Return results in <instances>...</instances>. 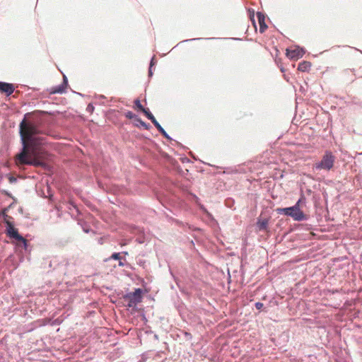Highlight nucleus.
Instances as JSON below:
<instances>
[{
	"label": "nucleus",
	"mask_w": 362,
	"mask_h": 362,
	"mask_svg": "<svg viewBox=\"0 0 362 362\" xmlns=\"http://www.w3.org/2000/svg\"><path fill=\"white\" fill-rule=\"evenodd\" d=\"M27 115L28 114L25 115L19 127L23 149L18 155L17 160L22 165L45 168L47 166L45 161L34 149V146L36 144V135L38 133L37 128L34 124L26 120Z\"/></svg>",
	"instance_id": "obj_1"
},
{
	"label": "nucleus",
	"mask_w": 362,
	"mask_h": 362,
	"mask_svg": "<svg viewBox=\"0 0 362 362\" xmlns=\"http://www.w3.org/2000/svg\"><path fill=\"white\" fill-rule=\"evenodd\" d=\"M334 161L335 156L333 153L330 151H326L321 160L313 165V169L329 171L333 168Z\"/></svg>",
	"instance_id": "obj_2"
},
{
	"label": "nucleus",
	"mask_w": 362,
	"mask_h": 362,
	"mask_svg": "<svg viewBox=\"0 0 362 362\" xmlns=\"http://www.w3.org/2000/svg\"><path fill=\"white\" fill-rule=\"evenodd\" d=\"M6 223V233L8 237L10 238L15 239L23 244L24 249H27L28 247V241L25 238H24L22 235L18 233V231L16 228H14V226L12 222L6 220L5 221Z\"/></svg>",
	"instance_id": "obj_3"
},
{
	"label": "nucleus",
	"mask_w": 362,
	"mask_h": 362,
	"mask_svg": "<svg viewBox=\"0 0 362 362\" xmlns=\"http://www.w3.org/2000/svg\"><path fill=\"white\" fill-rule=\"evenodd\" d=\"M142 290L141 288H136L134 292L129 293L125 296V299L127 300V305L133 307L141 301Z\"/></svg>",
	"instance_id": "obj_4"
},
{
	"label": "nucleus",
	"mask_w": 362,
	"mask_h": 362,
	"mask_svg": "<svg viewBox=\"0 0 362 362\" xmlns=\"http://www.w3.org/2000/svg\"><path fill=\"white\" fill-rule=\"evenodd\" d=\"M291 211H289L290 216L294 220L297 221H302L308 220V216L300 210V208H298L297 206H293L290 207Z\"/></svg>",
	"instance_id": "obj_5"
},
{
	"label": "nucleus",
	"mask_w": 362,
	"mask_h": 362,
	"mask_svg": "<svg viewBox=\"0 0 362 362\" xmlns=\"http://www.w3.org/2000/svg\"><path fill=\"white\" fill-rule=\"evenodd\" d=\"M305 51L302 48L297 47L294 49H286V56L291 59H298L303 56Z\"/></svg>",
	"instance_id": "obj_6"
},
{
	"label": "nucleus",
	"mask_w": 362,
	"mask_h": 362,
	"mask_svg": "<svg viewBox=\"0 0 362 362\" xmlns=\"http://www.w3.org/2000/svg\"><path fill=\"white\" fill-rule=\"evenodd\" d=\"M15 90L12 83L0 81V93H5L7 96L11 95Z\"/></svg>",
	"instance_id": "obj_7"
},
{
	"label": "nucleus",
	"mask_w": 362,
	"mask_h": 362,
	"mask_svg": "<svg viewBox=\"0 0 362 362\" xmlns=\"http://www.w3.org/2000/svg\"><path fill=\"white\" fill-rule=\"evenodd\" d=\"M257 17L259 24V32L263 33L267 28V25L265 23V16L262 13L257 12Z\"/></svg>",
	"instance_id": "obj_8"
},
{
	"label": "nucleus",
	"mask_w": 362,
	"mask_h": 362,
	"mask_svg": "<svg viewBox=\"0 0 362 362\" xmlns=\"http://www.w3.org/2000/svg\"><path fill=\"white\" fill-rule=\"evenodd\" d=\"M269 221L267 218L260 219L259 218L257 222V226L259 230H265L268 227Z\"/></svg>",
	"instance_id": "obj_9"
},
{
	"label": "nucleus",
	"mask_w": 362,
	"mask_h": 362,
	"mask_svg": "<svg viewBox=\"0 0 362 362\" xmlns=\"http://www.w3.org/2000/svg\"><path fill=\"white\" fill-rule=\"evenodd\" d=\"M311 64L309 62L303 61L299 63L298 66V70L305 72L308 71L310 69Z\"/></svg>",
	"instance_id": "obj_10"
},
{
	"label": "nucleus",
	"mask_w": 362,
	"mask_h": 362,
	"mask_svg": "<svg viewBox=\"0 0 362 362\" xmlns=\"http://www.w3.org/2000/svg\"><path fill=\"white\" fill-rule=\"evenodd\" d=\"M66 86L64 84H60L59 86H57L54 88H52V90L51 91L52 93H63L65 92Z\"/></svg>",
	"instance_id": "obj_11"
},
{
	"label": "nucleus",
	"mask_w": 362,
	"mask_h": 362,
	"mask_svg": "<svg viewBox=\"0 0 362 362\" xmlns=\"http://www.w3.org/2000/svg\"><path fill=\"white\" fill-rule=\"evenodd\" d=\"M291 211V209H290V207H286V208H278L276 209V211L279 214H284L286 216H290V214H289V211Z\"/></svg>",
	"instance_id": "obj_12"
},
{
	"label": "nucleus",
	"mask_w": 362,
	"mask_h": 362,
	"mask_svg": "<svg viewBox=\"0 0 362 362\" xmlns=\"http://www.w3.org/2000/svg\"><path fill=\"white\" fill-rule=\"evenodd\" d=\"M136 122H137V124H136L137 126L140 125L142 127H144L145 129H148L150 127V125L148 124H146L145 122H144L139 117L136 118Z\"/></svg>",
	"instance_id": "obj_13"
},
{
	"label": "nucleus",
	"mask_w": 362,
	"mask_h": 362,
	"mask_svg": "<svg viewBox=\"0 0 362 362\" xmlns=\"http://www.w3.org/2000/svg\"><path fill=\"white\" fill-rule=\"evenodd\" d=\"M158 131L167 139L172 140V138L168 134L165 130L160 125L156 128Z\"/></svg>",
	"instance_id": "obj_14"
},
{
	"label": "nucleus",
	"mask_w": 362,
	"mask_h": 362,
	"mask_svg": "<svg viewBox=\"0 0 362 362\" xmlns=\"http://www.w3.org/2000/svg\"><path fill=\"white\" fill-rule=\"evenodd\" d=\"M124 116L128 119H135V120H136V118H138V117L132 111H127L124 113Z\"/></svg>",
	"instance_id": "obj_15"
},
{
	"label": "nucleus",
	"mask_w": 362,
	"mask_h": 362,
	"mask_svg": "<svg viewBox=\"0 0 362 362\" xmlns=\"http://www.w3.org/2000/svg\"><path fill=\"white\" fill-rule=\"evenodd\" d=\"M305 197L303 194H301L300 198L298 200L294 206H297L298 208H300V204L302 203H305Z\"/></svg>",
	"instance_id": "obj_16"
},
{
	"label": "nucleus",
	"mask_w": 362,
	"mask_h": 362,
	"mask_svg": "<svg viewBox=\"0 0 362 362\" xmlns=\"http://www.w3.org/2000/svg\"><path fill=\"white\" fill-rule=\"evenodd\" d=\"M305 197L303 194H301L300 198L298 200L294 206H297L298 208H300V204L302 203H305Z\"/></svg>",
	"instance_id": "obj_17"
},
{
	"label": "nucleus",
	"mask_w": 362,
	"mask_h": 362,
	"mask_svg": "<svg viewBox=\"0 0 362 362\" xmlns=\"http://www.w3.org/2000/svg\"><path fill=\"white\" fill-rule=\"evenodd\" d=\"M134 104L136 106L138 109H139L141 111H144L146 108L144 107V106L141 105L140 100L139 99L135 100Z\"/></svg>",
	"instance_id": "obj_18"
},
{
	"label": "nucleus",
	"mask_w": 362,
	"mask_h": 362,
	"mask_svg": "<svg viewBox=\"0 0 362 362\" xmlns=\"http://www.w3.org/2000/svg\"><path fill=\"white\" fill-rule=\"evenodd\" d=\"M143 113L146 116V117L148 119L153 117V114L149 111L148 109L144 110Z\"/></svg>",
	"instance_id": "obj_19"
},
{
	"label": "nucleus",
	"mask_w": 362,
	"mask_h": 362,
	"mask_svg": "<svg viewBox=\"0 0 362 362\" xmlns=\"http://www.w3.org/2000/svg\"><path fill=\"white\" fill-rule=\"evenodd\" d=\"M111 259H120V254L118 253V252H115L113 253L111 257H110Z\"/></svg>",
	"instance_id": "obj_20"
},
{
	"label": "nucleus",
	"mask_w": 362,
	"mask_h": 362,
	"mask_svg": "<svg viewBox=\"0 0 362 362\" xmlns=\"http://www.w3.org/2000/svg\"><path fill=\"white\" fill-rule=\"evenodd\" d=\"M86 110L88 112H93V110H94V107L92 104H88V106H87V108H86Z\"/></svg>",
	"instance_id": "obj_21"
},
{
	"label": "nucleus",
	"mask_w": 362,
	"mask_h": 362,
	"mask_svg": "<svg viewBox=\"0 0 362 362\" xmlns=\"http://www.w3.org/2000/svg\"><path fill=\"white\" fill-rule=\"evenodd\" d=\"M264 305L263 303H260V302H257L255 303V308L257 309V310H260L263 308Z\"/></svg>",
	"instance_id": "obj_22"
},
{
	"label": "nucleus",
	"mask_w": 362,
	"mask_h": 362,
	"mask_svg": "<svg viewBox=\"0 0 362 362\" xmlns=\"http://www.w3.org/2000/svg\"><path fill=\"white\" fill-rule=\"evenodd\" d=\"M62 84H64L66 86L68 85V79L65 75L63 76V82Z\"/></svg>",
	"instance_id": "obj_23"
},
{
	"label": "nucleus",
	"mask_w": 362,
	"mask_h": 362,
	"mask_svg": "<svg viewBox=\"0 0 362 362\" xmlns=\"http://www.w3.org/2000/svg\"><path fill=\"white\" fill-rule=\"evenodd\" d=\"M82 228H83V230L86 233H89V231H90V228H89V227H88V226H82Z\"/></svg>",
	"instance_id": "obj_24"
},
{
	"label": "nucleus",
	"mask_w": 362,
	"mask_h": 362,
	"mask_svg": "<svg viewBox=\"0 0 362 362\" xmlns=\"http://www.w3.org/2000/svg\"><path fill=\"white\" fill-rule=\"evenodd\" d=\"M154 64H155V57H153L151 60L149 67H152Z\"/></svg>",
	"instance_id": "obj_25"
},
{
	"label": "nucleus",
	"mask_w": 362,
	"mask_h": 362,
	"mask_svg": "<svg viewBox=\"0 0 362 362\" xmlns=\"http://www.w3.org/2000/svg\"><path fill=\"white\" fill-rule=\"evenodd\" d=\"M9 181H10L11 183H13V182H15L16 181V178L14 177H9Z\"/></svg>",
	"instance_id": "obj_26"
},
{
	"label": "nucleus",
	"mask_w": 362,
	"mask_h": 362,
	"mask_svg": "<svg viewBox=\"0 0 362 362\" xmlns=\"http://www.w3.org/2000/svg\"><path fill=\"white\" fill-rule=\"evenodd\" d=\"M153 124V125L157 128L158 127H159L160 124L158 123V122L157 120H155L154 122H152Z\"/></svg>",
	"instance_id": "obj_27"
},
{
	"label": "nucleus",
	"mask_w": 362,
	"mask_h": 362,
	"mask_svg": "<svg viewBox=\"0 0 362 362\" xmlns=\"http://www.w3.org/2000/svg\"><path fill=\"white\" fill-rule=\"evenodd\" d=\"M148 76L150 77L153 76L152 67H149V69H148Z\"/></svg>",
	"instance_id": "obj_28"
},
{
	"label": "nucleus",
	"mask_w": 362,
	"mask_h": 362,
	"mask_svg": "<svg viewBox=\"0 0 362 362\" xmlns=\"http://www.w3.org/2000/svg\"><path fill=\"white\" fill-rule=\"evenodd\" d=\"M70 205H71V206H73V207L76 210V211H77V212H78V208L76 207V205L73 204L72 203H71V204H70Z\"/></svg>",
	"instance_id": "obj_29"
},
{
	"label": "nucleus",
	"mask_w": 362,
	"mask_h": 362,
	"mask_svg": "<svg viewBox=\"0 0 362 362\" xmlns=\"http://www.w3.org/2000/svg\"><path fill=\"white\" fill-rule=\"evenodd\" d=\"M59 323H60V321L59 320H55L52 324L53 325H59Z\"/></svg>",
	"instance_id": "obj_30"
},
{
	"label": "nucleus",
	"mask_w": 362,
	"mask_h": 362,
	"mask_svg": "<svg viewBox=\"0 0 362 362\" xmlns=\"http://www.w3.org/2000/svg\"><path fill=\"white\" fill-rule=\"evenodd\" d=\"M97 98H98V99H103V98H105V96H104V95H98V96H97Z\"/></svg>",
	"instance_id": "obj_31"
},
{
	"label": "nucleus",
	"mask_w": 362,
	"mask_h": 362,
	"mask_svg": "<svg viewBox=\"0 0 362 362\" xmlns=\"http://www.w3.org/2000/svg\"><path fill=\"white\" fill-rule=\"evenodd\" d=\"M124 265V262H122L121 260H119V266H120V267H123Z\"/></svg>",
	"instance_id": "obj_32"
},
{
	"label": "nucleus",
	"mask_w": 362,
	"mask_h": 362,
	"mask_svg": "<svg viewBox=\"0 0 362 362\" xmlns=\"http://www.w3.org/2000/svg\"><path fill=\"white\" fill-rule=\"evenodd\" d=\"M150 120L151 121V122H154V121H155V120H156V119L155 117L153 116V117H151V118L150 119Z\"/></svg>",
	"instance_id": "obj_33"
},
{
	"label": "nucleus",
	"mask_w": 362,
	"mask_h": 362,
	"mask_svg": "<svg viewBox=\"0 0 362 362\" xmlns=\"http://www.w3.org/2000/svg\"><path fill=\"white\" fill-rule=\"evenodd\" d=\"M200 38H194L192 39V40H199Z\"/></svg>",
	"instance_id": "obj_34"
},
{
	"label": "nucleus",
	"mask_w": 362,
	"mask_h": 362,
	"mask_svg": "<svg viewBox=\"0 0 362 362\" xmlns=\"http://www.w3.org/2000/svg\"><path fill=\"white\" fill-rule=\"evenodd\" d=\"M185 334L187 335V337H189V334H187V332H185Z\"/></svg>",
	"instance_id": "obj_35"
},
{
	"label": "nucleus",
	"mask_w": 362,
	"mask_h": 362,
	"mask_svg": "<svg viewBox=\"0 0 362 362\" xmlns=\"http://www.w3.org/2000/svg\"><path fill=\"white\" fill-rule=\"evenodd\" d=\"M185 334L187 335V337H189V334H187V332H185Z\"/></svg>",
	"instance_id": "obj_36"
}]
</instances>
